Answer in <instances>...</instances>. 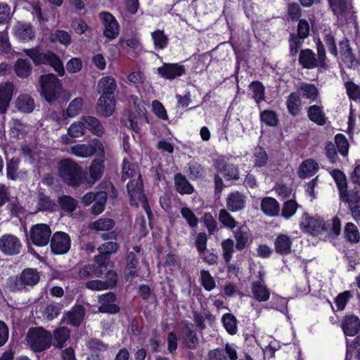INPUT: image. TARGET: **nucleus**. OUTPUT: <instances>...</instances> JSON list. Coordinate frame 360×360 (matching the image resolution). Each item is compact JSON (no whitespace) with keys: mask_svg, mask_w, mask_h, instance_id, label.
I'll use <instances>...</instances> for the list:
<instances>
[{"mask_svg":"<svg viewBox=\"0 0 360 360\" xmlns=\"http://www.w3.org/2000/svg\"><path fill=\"white\" fill-rule=\"evenodd\" d=\"M348 97L354 101L360 100V86L352 81H347L344 84Z\"/></svg>","mask_w":360,"mask_h":360,"instance_id":"59","label":"nucleus"},{"mask_svg":"<svg viewBox=\"0 0 360 360\" xmlns=\"http://www.w3.org/2000/svg\"><path fill=\"white\" fill-rule=\"evenodd\" d=\"M41 94L49 102L57 99L62 91L60 80L53 74L41 75L39 78Z\"/></svg>","mask_w":360,"mask_h":360,"instance_id":"7","label":"nucleus"},{"mask_svg":"<svg viewBox=\"0 0 360 360\" xmlns=\"http://www.w3.org/2000/svg\"><path fill=\"white\" fill-rule=\"evenodd\" d=\"M15 35L22 40H30L33 37V30L30 25L19 24L15 27Z\"/></svg>","mask_w":360,"mask_h":360,"instance_id":"57","label":"nucleus"},{"mask_svg":"<svg viewBox=\"0 0 360 360\" xmlns=\"http://www.w3.org/2000/svg\"><path fill=\"white\" fill-rule=\"evenodd\" d=\"M194 326L191 323H186L182 329L181 339L184 346L188 349H196L198 345V338L193 330Z\"/></svg>","mask_w":360,"mask_h":360,"instance_id":"18","label":"nucleus"},{"mask_svg":"<svg viewBox=\"0 0 360 360\" xmlns=\"http://www.w3.org/2000/svg\"><path fill=\"white\" fill-rule=\"evenodd\" d=\"M259 277L261 281H255L252 284V297L258 302H266L270 297V290L264 284L261 274Z\"/></svg>","mask_w":360,"mask_h":360,"instance_id":"25","label":"nucleus"},{"mask_svg":"<svg viewBox=\"0 0 360 360\" xmlns=\"http://www.w3.org/2000/svg\"><path fill=\"white\" fill-rule=\"evenodd\" d=\"M70 153L79 158H89L94 153L103 155L104 148L97 139H92L89 143H78L70 148Z\"/></svg>","mask_w":360,"mask_h":360,"instance_id":"8","label":"nucleus"},{"mask_svg":"<svg viewBox=\"0 0 360 360\" xmlns=\"http://www.w3.org/2000/svg\"><path fill=\"white\" fill-rule=\"evenodd\" d=\"M343 236L345 240L350 244H357L360 241V231L356 224L347 222L343 228Z\"/></svg>","mask_w":360,"mask_h":360,"instance_id":"33","label":"nucleus"},{"mask_svg":"<svg viewBox=\"0 0 360 360\" xmlns=\"http://www.w3.org/2000/svg\"><path fill=\"white\" fill-rule=\"evenodd\" d=\"M115 226V221L109 218H100L91 224V228L96 231H108Z\"/></svg>","mask_w":360,"mask_h":360,"instance_id":"53","label":"nucleus"},{"mask_svg":"<svg viewBox=\"0 0 360 360\" xmlns=\"http://www.w3.org/2000/svg\"><path fill=\"white\" fill-rule=\"evenodd\" d=\"M40 280V273L35 269H25L20 275L11 276L7 280V288L11 291H19L26 287L37 285Z\"/></svg>","mask_w":360,"mask_h":360,"instance_id":"2","label":"nucleus"},{"mask_svg":"<svg viewBox=\"0 0 360 360\" xmlns=\"http://www.w3.org/2000/svg\"><path fill=\"white\" fill-rule=\"evenodd\" d=\"M116 89V81L111 76L103 77L98 81V91L99 94H101V96H114Z\"/></svg>","mask_w":360,"mask_h":360,"instance_id":"27","label":"nucleus"},{"mask_svg":"<svg viewBox=\"0 0 360 360\" xmlns=\"http://www.w3.org/2000/svg\"><path fill=\"white\" fill-rule=\"evenodd\" d=\"M19 166V160L18 158H11L7 160L6 162V176L8 179L15 180L18 177V170Z\"/></svg>","mask_w":360,"mask_h":360,"instance_id":"60","label":"nucleus"},{"mask_svg":"<svg viewBox=\"0 0 360 360\" xmlns=\"http://www.w3.org/2000/svg\"><path fill=\"white\" fill-rule=\"evenodd\" d=\"M115 295L112 292H108L99 296L98 301L100 306L98 311L102 313L115 314L119 311L120 308L114 304Z\"/></svg>","mask_w":360,"mask_h":360,"instance_id":"21","label":"nucleus"},{"mask_svg":"<svg viewBox=\"0 0 360 360\" xmlns=\"http://www.w3.org/2000/svg\"><path fill=\"white\" fill-rule=\"evenodd\" d=\"M13 85L11 82L2 84L0 86V113H6L12 99Z\"/></svg>","mask_w":360,"mask_h":360,"instance_id":"26","label":"nucleus"},{"mask_svg":"<svg viewBox=\"0 0 360 360\" xmlns=\"http://www.w3.org/2000/svg\"><path fill=\"white\" fill-rule=\"evenodd\" d=\"M260 206L263 213L269 217L278 216L280 212V205L278 202L271 197H265L262 198Z\"/></svg>","mask_w":360,"mask_h":360,"instance_id":"29","label":"nucleus"},{"mask_svg":"<svg viewBox=\"0 0 360 360\" xmlns=\"http://www.w3.org/2000/svg\"><path fill=\"white\" fill-rule=\"evenodd\" d=\"M17 108L23 112L29 113L34 108V102L32 97L28 95H20L16 101Z\"/></svg>","mask_w":360,"mask_h":360,"instance_id":"48","label":"nucleus"},{"mask_svg":"<svg viewBox=\"0 0 360 360\" xmlns=\"http://www.w3.org/2000/svg\"><path fill=\"white\" fill-rule=\"evenodd\" d=\"M106 266L103 262L96 263V264H87L79 271V276L81 278H86L89 276L99 277L106 271Z\"/></svg>","mask_w":360,"mask_h":360,"instance_id":"28","label":"nucleus"},{"mask_svg":"<svg viewBox=\"0 0 360 360\" xmlns=\"http://www.w3.org/2000/svg\"><path fill=\"white\" fill-rule=\"evenodd\" d=\"M330 174L336 183L340 197L342 198L347 192V184L345 174L340 169H336L332 170Z\"/></svg>","mask_w":360,"mask_h":360,"instance_id":"43","label":"nucleus"},{"mask_svg":"<svg viewBox=\"0 0 360 360\" xmlns=\"http://www.w3.org/2000/svg\"><path fill=\"white\" fill-rule=\"evenodd\" d=\"M107 199V193L104 191L97 192V200H95L91 207V212L94 214H101L105 208Z\"/></svg>","mask_w":360,"mask_h":360,"instance_id":"58","label":"nucleus"},{"mask_svg":"<svg viewBox=\"0 0 360 360\" xmlns=\"http://www.w3.org/2000/svg\"><path fill=\"white\" fill-rule=\"evenodd\" d=\"M309 120L318 126H324L328 120L323 107L320 105H312L307 108Z\"/></svg>","mask_w":360,"mask_h":360,"instance_id":"23","label":"nucleus"},{"mask_svg":"<svg viewBox=\"0 0 360 360\" xmlns=\"http://www.w3.org/2000/svg\"><path fill=\"white\" fill-rule=\"evenodd\" d=\"M59 204L63 210L72 212L77 206V201L68 195H63L59 198Z\"/></svg>","mask_w":360,"mask_h":360,"instance_id":"62","label":"nucleus"},{"mask_svg":"<svg viewBox=\"0 0 360 360\" xmlns=\"http://www.w3.org/2000/svg\"><path fill=\"white\" fill-rule=\"evenodd\" d=\"M115 100L114 96H101L98 101V110L105 117L112 115L115 110Z\"/></svg>","mask_w":360,"mask_h":360,"instance_id":"30","label":"nucleus"},{"mask_svg":"<svg viewBox=\"0 0 360 360\" xmlns=\"http://www.w3.org/2000/svg\"><path fill=\"white\" fill-rule=\"evenodd\" d=\"M341 327L345 335L354 336L360 329V319L356 315L347 314L342 319Z\"/></svg>","mask_w":360,"mask_h":360,"instance_id":"19","label":"nucleus"},{"mask_svg":"<svg viewBox=\"0 0 360 360\" xmlns=\"http://www.w3.org/2000/svg\"><path fill=\"white\" fill-rule=\"evenodd\" d=\"M250 89L252 92V97L257 103L264 99V86L259 82H252Z\"/></svg>","mask_w":360,"mask_h":360,"instance_id":"61","label":"nucleus"},{"mask_svg":"<svg viewBox=\"0 0 360 360\" xmlns=\"http://www.w3.org/2000/svg\"><path fill=\"white\" fill-rule=\"evenodd\" d=\"M119 245L115 242H107L98 248L99 255L95 257L96 263L103 262L105 264L106 256L117 252Z\"/></svg>","mask_w":360,"mask_h":360,"instance_id":"35","label":"nucleus"},{"mask_svg":"<svg viewBox=\"0 0 360 360\" xmlns=\"http://www.w3.org/2000/svg\"><path fill=\"white\" fill-rule=\"evenodd\" d=\"M254 166L262 167H264L268 162V155L266 150L262 147H256L253 153Z\"/></svg>","mask_w":360,"mask_h":360,"instance_id":"52","label":"nucleus"},{"mask_svg":"<svg viewBox=\"0 0 360 360\" xmlns=\"http://www.w3.org/2000/svg\"><path fill=\"white\" fill-rule=\"evenodd\" d=\"M153 45L155 50H162L167 48L169 44V37L163 30H156L151 33Z\"/></svg>","mask_w":360,"mask_h":360,"instance_id":"46","label":"nucleus"},{"mask_svg":"<svg viewBox=\"0 0 360 360\" xmlns=\"http://www.w3.org/2000/svg\"><path fill=\"white\" fill-rule=\"evenodd\" d=\"M128 178L132 179L127 184V191L131 198V204L137 205L141 202L143 208L145 210L148 219L152 216V211L143 194V184L141 179L139 167L130 163L126 159L122 162V179L126 180Z\"/></svg>","mask_w":360,"mask_h":360,"instance_id":"1","label":"nucleus"},{"mask_svg":"<svg viewBox=\"0 0 360 360\" xmlns=\"http://www.w3.org/2000/svg\"><path fill=\"white\" fill-rule=\"evenodd\" d=\"M176 190L180 194H191L194 191L193 186L188 182L184 176L176 174L174 176Z\"/></svg>","mask_w":360,"mask_h":360,"instance_id":"41","label":"nucleus"},{"mask_svg":"<svg viewBox=\"0 0 360 360\" xmlns=\"http://www.w3.org/2000/svg\"><path fill=\"white\" fill-rule=\"evenodd\" d=\"M335 143L328 141L326 143L325 151L328 160L333 164L340 162L338 152L344 158L348 155L349 144L347 139L342 134H338L334 139Z\"/></svg>","mask_w":360,"mask_h":360,"instance_id":"6","label":"nucleus"},{"mask_svg":"<svg viewBox=\"0 0 360 360\" xmlns=\"http://www.w3.org/2000/svg\"><path fill=\"white\" fill-rule=\"evenodd\" d=\"M318 163L312 160L308 159L304 161L299 169V176L302 179L313 176L319 170Z\"/></svg>","mask_w":360,"mask_h":360,"instance_id":"39","label":"nucleus"},{"mask_svg":"<svg viewBox=\"0 0 360 360\" xmlns=\"http://www.w3.org/2000/svg\"><path fill=\"white\" fill-rule=\"evenodd\" d=\"M292 239L284 233H281L276 236L274 240V248L277 254L281 255H288L292 252Z\"/></svg>","mask_w":360,"mask_h":360,"instance_id":"22","label":"nucleus"},{"mask_svg":"<svg viewBox=\"0 0 360 360\" xmlns=\"http://www.w3.org/2000/svg\"><path fill=\"white\" fill-rule=\"evenodd\" d=\"M88 345L91 352L89 360H102L104 358L103 353L107 350V345L98 340H91Z\"/></svg>","mask_w":360,"mask_h":360,"instance_id":"36","label":"nucleus"},{"mask_svg":"<svg viewBox=\"0 0 360 360\" xmlns=\"http://www.w3.org/2000/svg\"><path fill=\"white\" fill-rule=\"evenodd\" d=\"M82 118L85 131L89 130L98 136H101L105 133L103 125L97 118L93 116H82Z\"/></svg>","mask_w":360,"mask_h":360,"instance_id":"34","label":"nucleus"},{"mask_svg":"<svg viewBox=\"0 0 360 360\" xmlns=\"http://www.w3.org/2000/svg\"><path fill=\"white\" fill-rule=\"evenodd\" d=\"M23 51L36 65H49L60 76L64 75L65 70L63 63L54 53L51 51L41 53L37 49H24Z\"/></svg>","mask_w":360,"mask_h":360,"instance_id":"4","label":"nucleus"},{"mask_svg":"<svg viewBox=\"0 0 360 360\" xmlns=\"http://www.w3.org/2000/svg\"><path fill=\"white\" fill-rule=\"evenodd\" d=\"M51 40L53 41H58L61 44L68 46L71 43V36L65 30H56L51 35Z\"/></svg>","mask_w":360,"mask_h":360,"instance_id":"64","label":"nucleus"},{"mask_svg":"<svg viewBox=\"0 0 360 360\" xmlns=\"http://www.w3.org/2000/svg\"><path fill=\"white\" fill-rule=\"evenodd\" d=\"M158 73L164 79L173 80L185 74V66L180 63H164L157 69Z\"/></svg>","mask_w":360,"mask_h":360,"instance_id":"16","label":"nucleus"},{"mask_svg":"<svg viewBox=\"0 0 360 360\" xmlns=\"http://www.w3.org/2000/svg\"><path fill=\"white\" fill-rule=\"evenodd\" d=\"M139 264V261L136 255L133 252H130L127 257L126 273L125 277L127 281L131 280L132 278L136 276V269Z\"/></svg>","mask_w":360,"mask_h":360,"instance_id":"45","label":"nucleus"},{"mask_svg":"<svg viewBox=\"0 0 360 360\" xmlns=\"http://www.w3.org/2000/svg\"><path fill=\"white\" fill-rule=\"evenodd\" d=\"M14 70L19 77L27 78L31 74V63L27 59L18 58L15 63Z\"/></svg>","mask_w":360,"mask_h":360,"instance_id":"44","label":"nucleus"},{"mask_svg":"<svg viewBox=\"0 0 360 360\" xmlns=\"http://www.w3.org/2000/svg\"><path fill=\"white\" fill-rule=\"evenodd\" d=\"M51 340V334L40 327L30 328L26 337V340L30 348L38 352L49 348Z\"/></svg>","mask_w":360,"mask_h":360,"instance_id":"5","label":"nucleus"},{"mask_svg":"<svg viewBox=\"0 0 360 360\" xmlns=\"http://www.w3.org/2000/svg\"><path fill=\"white\" fill-rule=\"evenodd\" d=\"M347 200L352 219L356 222L360 221V197L356 194L351 195Z\"/></svg>","mask_w":360,"mask_h":360,"instance_id":"47","label":"nucleus"},{"mask_svg":"<svg viewBox=\"0 0 360 360\" xmlns=\"http://www.w3.org/2000/svg\"><path fill=\"white\" fill-rule=\"evenodd\" d=\"M81 117L78 121L73 122L68 129V134L72 138H79L85 134V127Z\"/></svg>","mask_w":360,"mask_h":360,"instance_id":"56","label":"nucleus"},{"mask_svg":"<svg viewBox=\"0 0 360 360\" xmlns=\"http://www.w3.org/2000/svg\"><path fill=\"white\" fill-rule=\"evenodd\" d=\"M233 235L236 240L235 248L238 251H243L252 242V234L246 226H240L233 230Z\"/></svg>","mask_w":360,"mask_h":360,"instance_id":"15","label":"nucleus"},{"mask_svg":"<svg viewBox=\"0 0 360 360\" xmlns=\"http://www.w3.org/2000/svg\"><path fill=\"white\" fill-rule=\"evenodd\" d=\"M238 354L234 344L226 343L224 347L210 350L207 360H237Z\"/></svg>","mask_w":360,"mask_h":360,"instance_id":"13","label":"nucleus"},{"mask_svg":"<svg viewBox=\"0 0 360 360\" xmlns=\"http://www.w3.org/2000/svg\"><path fill=\"white\" fill-rule=\"evenodd\" d=\"M99 18L103 26V35L109 40L115 39L120 32V25L115 18L109 12L103 11Z\"/></svg>","mask_w":360,"mask_h":360,"instance_id":"11","label":"nucleus"},{"mask_svg":"<svg viewBox=\"0 0 360 360\" xmlns=\"http://www.w3.org/2000/svg\"><path fill=\"white\" fill-rule=\"evenodd\" d=\"M299 63L303 68L313 69L318 67L316 57L314 51L309 49L302 50L300 53Z\"/></svg>","mask_w":360,"mask_h":360,"instance_id":"32","label":"nucleus"},{"mask_svg":"<svg viewBox=\"0 0 360 360\" xmlns=\"http://www.w3.org/2000/svg\"><path fill=\"white\" fill-rule=\"evenodd\" d=\"M53 345L56 347L62 348L70 338V330L66 327H60L53 331Z\"/></svg>","mask_w":360,"mask_h":360,"instance_id":"40","label":"nucleus"},{"mask_svg":"<svg viewBox=\"0 0 360 360\" xmlns=\"http://www.w3.org/2000/svg\"><path fill=\"white\" fill-rule=\"evenodd\" d=\"M84 314V308L82 305H76L63 316L62 321L67 324L78 326L83 321Z\"/></svg>","mask_w":360,"mask_h":360,"instance_id":"24","label":"nucleus"},{"mask_svg":"<svg viewBox=\"0 0 360 360\" xmlns=\"http://www.w3.org/2000/svg\"><path fill=\"white\" fill-rule=\"evenodd\" d=\"M22 248L20 239L13 234H5L0 238V250L6 255H18Z\"/></svg>","mask_w":360,"mask_h":360,"instance_id":"12","label":"nucleus"},{"mask_svg":"<svg viewBox=\"0 0 360 360\" xmlns=\"http://www.w3.org/2000/svg\"><path fill=\"white\" fill-rule=\"evenodd\" d=\"M222 256L226 263H229L235 252L234 241L232 238H227L221 241Z\"/></svg>","mask_w":360,"mask_h":360,"instance_id":"51","label":"nucleus"},{"mask_svg":"<svg viewBox=\"0 0 360 360\" xmlns=\"http://www.w3.org/2000/svg\"><path fill=\"white\" fill-rule=\"evenodd\" d=\"M300 96L313 102L319 96V90L314 84L301 82L298 84L297 92Z\"/></svg>","mask_w":360,"mask_h":360,"instance_id":"31","label":"nucleus"},{"mask_svg":"<svg viewBox=\"0 0 360 360\" xmlns=\"http://www.w3.org/2000/svg\"><path fill=\"white\" fill-rule=\"evenodd\" d=\"M330 8L335 15L337 16H343L349 5L347 0H329Z\"/></svg>","mask_w":360,"mask_h":360,"instance_id":"54","label":"nucleus"},{"mask_svg":"<svg viewBox=\"0 0 360 360\" xmlns=\"http://www.w3.org/2000/svg\"><path fill=\"white\" fill-rule=\"evenodd\" d=\"M215 169L221 173L228 180L239 179V171L238 167L227 162L224 158H219L214 160Z\"/></svg>","mask_w":360,"mask_h":360,"instance_id":"17","label":"nucleus"},{"mask_svg":"<svg viewBox=\"0 0 360 360\" xmlns=\"http://www.w3.org/2000/svg\"><path fill=\"white\" fill-rule=\"evenodd\" d=\"M219 221L226 228L234 230L238 227V222L230 214L227 210L221 209L219 212Z\"/></svg>","mask_w":360,"mask_h":360,"instance_id":"50","label":"nucleus"},{"mask_svg":"<svg viewBox=\"0 0 360 360\" xmlns=\"http://www.w3.org/2000/svg\"><path fill=\"white\" fill-rule=\"evenodd\" d=\"M84 105V100L80 97L75 98L69 104L66 113L68 117H74L79 115L82 110Z\"/></svg>","mask_w":360,"mask_h":360,"instance_id":"55","label":"nucleus"},{"mask_svg":"<svg viewBox=\"0 0 360 360\" xmlns=\"http://www.w3.org/2000/svg\"><path fill=\"white\" fill-rule=\"evenodd\" d=\"M286 107L288 112L292 116H297L302 110V101L300 95L296 92H292L287 97Z\"/></svg>","mask_w":360,"mask_h":360,"instance_id":"37","label":"nucleus"},{"mask_svg":"<svg viewBox=\"0 0 360 360\" xmlns=\"http://www.w3.org/2000/svg\"><path fill=\"white\" fill-rule=\"evenodd\" d=\"M51 248L55 254L66 253L70 248V238L68 234L64 232L55 233L51 240Z\"/></svg>","mask_w":360,"mask_h":360,"instance_id":"14","label":"nucleus"},{"mask_svg":"<svg viewBox=\"0 0 360 360\" xmlns=\"http://www.w3.org/2000/svg\"><path fill=\"white\" fill-rule=\"evenodd\" d=\"M200 281L202 285L207 291H211L216 286L215 281L208 271L202 270L200 271Z\"/></svg>","mask_w":360,"mask_h":360,"instance_id":"63","label":"nucleus"},{"mask_svg":"<svg viewBox=\"0 0 360 360\" xmlns=\"http://www.w3.org/2000/svg\"><path fill=\"white\" fill-rule=\"evenodd\" d=\"M58 169L60 177L68 185L78 186L82 184V167L72 160L67 158L60 160Z\"/></svg>","mask_w":360,"mask_h":360,"instance_id":"3","label":"nucleus"},{"mask_svg":"<svg viewBox=\"0 0 360 360\" xmlns=\"http://www.w3.org/2000/svg\"><path fill=\"white\" fill-rule=\"evenodd\" d=\"M104 165L102 160H94L92 161L89 168V174L91 180L86 182L88 187L93 185L96 181L100 179L103 175Z\"/></svg>","mask_w":360,"mask_h":360,"instance_id":"38","label":"nucleus"},{"mask_svg":"<svg viewBox=\"0 0 360 360\" xmlns=\"http://www.w3.org/2000/svg\"><path fill=\"white\" fill-rule=\"evenodd\" d=\"M221 322L227 333L235 335L238 332V321L235 316L231 313H226L221 317Z\"/></svg>","mask_w":360,"mask_h":360,"instance_id":"49","label":"nucleus"},{"mask_svg":"<svg viewBox=\"0 0 360 360\" xmlns=\"http://www.w3.org/2000/svg\"><path fill=\"white\" fill-rule=\"evenodd\" d=\"M37 207L38 211L53 212L56 209V202L43 193L37 195Z\"/></svg>","mask_w":360,"mask_h":360,"instance_id":"42","label":"nucleus"},{"mask_svg":"<svg viewBox=\"0 0 360 360\" xmlns=\"http://www.w3.org/2000/svg\"><path fill=\"white\" fill-rule=\"evenodd\" d=\"M300 229L311 234H319L327 231L326 222L318 217H314L304 212L300 220Z\"/></svg>","mask_w":360,"mask_h":360,"instance_id":"9","label":"nucleus"},{"mask_svg":"<svg viewBox=\"0 0 360 360\" xmlns=\"http://www.w3.org/2000/svg\"><path fill=\"white\" fill-rule=\"evenodd\" d=\"M245 196L238 191L230 193L226 198L227 210L236 212L243 210L245 207Z\"/></svg>","mask_w":360,"mask_h":360,"instance_id":"20","label":"nucleus"},{"mask_svg":"<svg viewBox=\"0 0 360 360\" xmlns=\"http://www.w3.org/2000/svg\"><path fill=\"white\" fill-rule=\"evenodd\" d=\"M51 235L50 227L45 224H37L30 229V238L34 245L45 246L49 241Z\"/></svg>","mask_w":360,"mask_h":360,"instance_id":"10","label":"nucleus"}]
</instances>
